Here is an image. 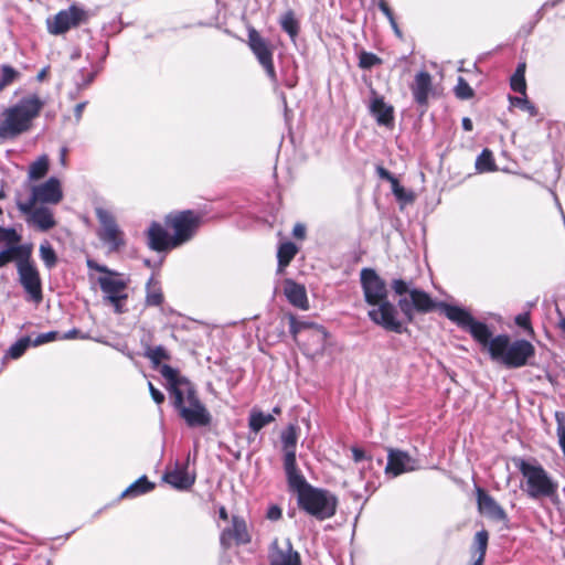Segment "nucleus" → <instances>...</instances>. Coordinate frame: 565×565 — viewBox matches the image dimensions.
Listing matches in <instances>:
<instances>
[{"label":"nucleus","mask_w":565,"mask_h":565,"mask_svg":"<svg viewBox=\"0 0 565 565\" xmlns=\"http://www.w3.org/2000/svg\"><path fill=\"white\" fill-rule=\"evenodd\" d=\"M44 106L45 100L38 94H29L7 107L0 116V140H12L31 130Z\"/></svg>","instance_id":"obj_2"},{"label":"nucleus","mask_w":565,"mask_h":565,"mask_svg":"<svg viewBox=\"0 0 565 565\" xmlns=\"http://www.w3.org/2000/svg\"><path fill=\"white\" fill-rule=\"evenodd\" d=\"M518 468L525 479V492L530 498H552L556 494L557 482L548 476L542 466L521 460Z\"/></svg>","instance_id":"obj_6"},{"label":"nucleus","mask_w":565,"mask_h":565,"mask_svg":"<svg viewBox=\"0 0 565 565\" xmlns=\"http://www.w3.org/2000/svg\"><path fill=\"white\" fill-rule=\"evenodd\" d=\"M200 223V214L191 210L171 213L166 217V225L173 232V243H177L178 247L194 236Z\"/></svg>","instance_id":"obj_8"},{"label":"nucleus","mask_w":565,"mask_h":565,"mask_svg":"<svg viewBox=\"0 0 565 565\" xmlns=\"http://www.w3.org/2000/svg\"><path fill=\"white\" fill-rule=\"evenodd\" d=\"M96 217L99 222L97 236L100 242L107 246L108 252H117L126 246V237L124 231L117 224L115 216L103 207H97Z\"/></svg>","instance_id":"obj_7"},{"label":"nucleus","mask_w":565,"mask_h":565,"mask_svg":"<svg viewBox=\"0 0 565 565\" xmlns=\"http://www.w3.org/2000/svg\"><path fill=\"white\" fill-rule=\"evenodd\" d=\"M162 301L163 295L161 292V289L156 285H152V281L150 280L147 285L146 303L148 306H160Z\"/></svg>","instance_id":"obj_39"},{"label":"nucleus","mask_w":565,"mask_h":565,"mask_svg":"<svg viewBox=\"0 0 565 565\" xmlns=\"http://www.w3.org/2000/svg\"><path fill=\"white\" fill-rule=\"evenodd\" d=\"M46 75H47V68H46V67H44V68H42V70L39 72V74L36 75V79H38L39 82H42V81L46 77Z\"/></svg>","instance_id":"obj_64"},{"label":"nucleus","mask_w":565,"mask_h":565,"mask_svg":"<svg viewBox=\"0 0 565 565\" xmlns=\"http://www.w3.org/2000/svg\"><path fill=\"white\" fill-rule=\"evenodd\" d=\"M416 468V460L407 452L397 449L388 450L387 465L385 467L386 473H392L396 477L404 472L413 471Z\"/></svg>","instance_id":"obj_18"},{"label":"nucleus","mask_w":565,"mask_h":565,"mask_svg":"<svg viewBox=\"0 0 565 565\" xmlns=\"http://www.w3.org/2000/svg\"><path fill=\"white\" fill-rule=\"evenodd\" d=\"M149 358L158 363L159 361L167 359V353L163 348L158 347L150 352Z\"/></svg>","instance_id":"obj_48"},{"label":"nucleus","mask_w":565,"mask_h":565,"mask_svg":"<svg viewBox=\"0 0 565 565\" xmlns=\"http://www.w3.org/2000/svg\"><path fill=\"white\" fill-rule=\"evenodd\" d=\"M455 95L459 99H469L473 96V90L470 85L465 81L463 77H458L457 85L455 87Z\"/></svg>","instance_id":"obj_43"},{"label":"nucleus","mask_w":565,"mask_h":565,"mask_svg":"<svg viewBox=\"0 0 565 565\" xmlns=\"http://www.w3.org/2000/svg\"><path fill=\"white\" fill-rule=\"evenodd\" d=\"M376 171L380 178L385 179L390 182L396 179L390 171H387L383 167H377Z\"/></svg>","instance_id":"obj_53"},{"label":"nucleus","mask_w":565,"mask_h":565,"mask_svg":"<svg viewBox=\"0 0 565 565\" xmlns=\"http://www.w3.org/2000/svg\"><path fill=\"white\" fill-rule=\"evenodd\" d=\"M392 288L397 295L409 294L408 285L403 279H395L392 282Z\"/></svg>","instance_id":"obj_46"},{"label":"nucleus","mask_w":565,"mask_h":565,"mask_svg":"<svg viewBox=\"0 0 565 565\" xmlns=\"http://www.w3.org/2000/svg\"><path fill=\"white\" fill-rule=\"evenodd\" d=\"M172 405L180 417L190 427L209 426L212 416L205 405L200 401L194 385L183 382L177 387V392L170 396Z\"/></svg>","instance_id":"obj_4"},{"label":"nucleus","mask_w":565,"mask_h":565,"mask_svg":"<svg viewBox=\"0 0 565 565\" xmlns=\"http://www.w3.org/2000/svg\"><path fill=\"white\" fill-rule=\"evenodd\" d=\"M248 45L268 77L276 82L277 76L273 63V50L269 43L255 29H250L248 31Z\"/></svg>","instance_id":"obj_14"},{"label":"nucleus","mask_w":565,"mask_h":565,"mask_svg":"<svg viewBox=\"0 0 565 565\" xmlns=\"http://www.w3.org/2000/svg\"><path fill=\"white\" fill-rule=\"evenodd\" d=\"M555 419L557 423L556 433H557L558 444H559V447L565 456V414L562 412H556Z\"/></svg>","instance_id":"obj_42"},{"label":"nucleus","mask_w":565,"mask_h":565,"mask_svg":"<svg viewBox=\"0 0 565 565\" xmlns=\"http://www.w3.org/2000/svg\"><path fill=\"white\" fill-rule=\"evenodd\" d=\"M288 488L297 494L301 510L318 520L330 519L335 514L338 500L330 491L309 484L302 473L287 479Z\"/></svg>","instance_id":"obj_3"},{"label":"nucleus","mask_w":565,"mask_h":565,"mask_svg":"<svg viewBox=\"0 0 565 565\" xmlns=\"http://www.w3.org/2000/svg\"><path fill=\"white\" fill-rule=\"evenodd\" d=\"M270 565H300V557L292 550L289 540H285L281 544L275 540L269 551Z\"/></svg>","instance_id":"obj_16"},{"label":"nucleus","mask_w":565,"mask_h":565,"mask_svg":"<svg viewBox=\"0 0 565 565\" xmlns=\"http://www.w3.org/2000/svg\"><path fill=\"white\" fill-rule=\"evenodd\" d=\"M21 74L19 71L13 68L10 65H2L1 66V78H0V90H2L4 87L11 85L15 81L20 78Z\"/></svg>","instance_id":"obj_37"},{"label":"nucleus","mask_w":565,"mask_h":565,"mask_svg":"<svg viewBox=\"0 0 565 565\" xmlns=\"http://www.w3.org/2000/svg\"><path fill=\"white\" fill-rule=\"evenodd\" d=\"M235 541L237 544H245L249 542V535L247 532V526L244 519L234 515L232 518V526L224 529L220 536L221 545L224 548H228L232 544V541Z\"/></svg>","instance_id":"obj_19"},{"label":"nucleus","mask_w":565,"mask_h":565,"mask_svg":"<svg viewBox=\"0 0 565 565\" xmlns=\"http://www.w3.org/2000/svg\"><path fill=\"white\" fill-rule=\"evenodd\" d=\"M161 375L168 381V391L170 396L177 392L179 384L189 382L186 379L181 377L177 370L170 365H162L160 369Z\"/></svg>","instance_id":"obj_31"},{"label":"nucleus","mask_w":565,"mask_h":565,"mask_svg":"<svg viewBox=\"0 0 565 565\" xmlns=\"http://www.w3.org/2000/svg\"><path fill=\"white\" fill-rule=\"evenodd\" d=\"M382 60L371 52H361L359 55V66L364 70H370L373 66L380 65Z\"/></svg>","instance_id":"obj_40"},{"label":"nucleus","mask_w":565,"mask_h":565,"mask_svg":"<svg viewBox=\"0 0 565 565\" xmlns=\"http://www.w3.org/2000/svg\"><path fill=\"white\" fill-rule=\"evenodd\" d=\"M525 74V63H521L518 65L515 72L513 75H516V76H524Z\"/></svg>","instance_id":"obj_62"},{"label":"nucleus","mask_w":565,"mask_h":565,"mask_svg":"<svg viewBox=\"0 0 565 565\" xmlns=\"http://www.w3.org/2000/svg\"><path fill=\"white\" fill-rule=\"evenodd\" d=\"M379 8L384 13V15L387 18L388 21H393V19H394L393 12L390 9V7L385 0H379Z\"/></svg>","instance_id":"obj_52"},{"label":"nucleus","mask_w":565,"mask_h":565,"mask_svg":"<svg viewBox=\"0 0 565 565\" xmlns=\"http://www.w3.org/2000/svg\"><path fill=\"white\" fill-rule=\"evenodd\" d=\"M489 534L486 530L479 531L475 535V550L472 555L475 561L471 565H483L488 547Z\"/></svg>","instance_id":"obj_28"},{"label":"nucleus","mask_w":565,"mask_h":565,"mask_svg":"<svg viewBox=\"0 0 565 565\" xmlns=\"http://www.w3.org/2000/svg\"><path fill=\"white\" fill-rule=\"evenodd\" d=\"M476 169L480 173L492 172L497 170L493 154L489 149H483L482 152L477 157Z\"/></svg>","instance_id":"obj_35"},{"label":"nucleus","mask_w":565,"mask_h":565,"mask_svg":"<svg viewBox=\"0 0 565 565\" xmlns=\"http://www.w3.org/2000/svg\"><path fill=\"white\" fill-rule=\"evenodd\" d=\"M280 26L292 40L296 39L299 32V22L296 19L294 11L288 10L281 15Z\"/></svg>","instance_id":"obj_34"},{"label":"nucleus","mask_w":565,"mask_h":565,"mask_svg":"<svg viewBox=\"0 0 565 565\" xmlns=\"http://www.w3.org/2000/svg\"><path fill=\"white\" fill-rule=\"evenodd\" d=\"M307 328L309 329V328H311V326H310V324H308V323H296V322H294V323L291 324V332H292L294 334H297V333H298V332H300L302 329H307Z\"/></svg>","instance_id":"obj_59"},{"label":"nucleus","mask_w":565,"mask_h":565,"mask_svg":"<svg viewBox=\"0 0 565 565\" xmlns=\"http://www.w3.org/2000/svg\"><path fill=\"white\" fill-rule=\"evenodd\" d=\"M477 501L480 513L495 521H504L507 519L504 510L481 488H477Z\"/></svg>","instance_id":"obj_20"},{"label":"nucleus","mask_w":565,"mask_h":565,"mask_svg":"<svg viewBox=\"0 0 565 565\" xmlns=\"http://www.w3.org/2000/svg\"><path fill=\"white\" fill-rule=\"evenodd\" d=\"M56 339H58V333L56 331H50L39 334L36 338H34V340L31 341V344L33 347H39L55 341Z\"/></svg>","instance_id":"obj_44"},{"label":"nucleus","mask_w":565,"mask_h":565,"mask_svg":"<svg viewBox=\"0 0 565 565\" xmlns=\"http://www.w3.org/2000/svg\"><path fill=\"white\" fill-rule=\"evenodd\" d=\"M85 19V10L73 4L68 9L60 11L52 19H47V30L54 35L63 34L70 29L79 25Z\"/></svg>","instance_id":"obj_12"},{"label":"nucleus","mask_w":565,"mask_h":565,"mask_svg":"<svg viewBox=\"0 0 565 565\" xmlns=\"http://www.w3.org/2000/svg\"><path fill=\"white\" fill-rule=\"evenodd\" d=\"M440 308L450 321L465 330L473 322L475 318L465 308L447 303H441Z\"/></svg>","instance_id":"obj_26"},{"label":"nucleus","mask_w":565,"mask_h":565,"mask_svg":"<svg viewBox=\"0 0 565 565\" xmlns=\"http://www.w3.org/2000/svg\"><path fill=\"white\" fill-rule=\"evenodd\" d=\"M63 199L61 182L57 178L52 177L45 182L36 184L31 189V196L28 202L19 203L18 207L21 212L31 211L38 203L57 204Z\"/></svg>","instance_id":"obj_9"},{"label":"nucleus","mask_w":565,"mask_h":565,"mask_svg":"<svg viewBox=\"0 0 565 565\" xmlns=\"http://www.w3.org/2000/svg\"><path fill=\"white\" fill-rule=\"evenodd\" d=\"M154 484L151 483L147 477H140L134 483H131L124 492L122 497H137L151 491Z\"/></svg>","instance_id":"obj_33"},{"label":"nucleus","mask_w":565,"mask_h":565,"mask_svg":"<svg viewBox=\"0 0 565 565\" xmlns=\"http://www.w3.org/2000/svg\"><path fill=\"white\" fill-rule=\"evenodd\" d=\"M535 353L534 347L526 340L511 342L505 334L494 337L490 343V356L509 369L525 365Z\"/></svg>","instance_id":"obj_5"},{"label":"nucleus","mask_w":565,"mask_h":565,"mask_svg":"<svg viewBox=\"0 0 565 565\" xmlns=\"http://www.w3.org/2000/svg\"><path fill=\"white\" fill-rule=\"evenodd\" d=\"M351 451L355 462H359L365 458L364 451L358 447H352Z\"/></svg>","instance_id":"obj_55"},{"label":"nucleus","mask_w":565,"mask_h":565,"mask_svg":"<svg viewBox=\"0 0 565 565\" xmlns=\"http://www.w3.org/2000/svg\"><path fill=\"white\" fill-rule=\"evenodd\" d=\"M271 414H265L260 411L253 409L249 415L248 426L254 433H258L262 428L274 422Z\"/></svg>","instance_id":"obj_32"},{"label":"nucleus","mask_w":565,"mask_h":565,"mask_svg":"<svg viewBox=\"0 0 565 565\" xmlns=\"http://www.w3.org/2000/svg\"><path fill=\"white\" fill-rule=\"evenodd\" d=\"M414 99L419 105H426L433 89L431 76L428 72L422 71L416 74L411 86Z\"/></svg>","instance_id":"obj_21"},{"label":"nucleus","mask_w":565,"mask_h":565,"mask_svg":"<svg viewBox=\"0 0 565 565\" xmlns=\"http://www.w3.org/2000/svg\"><path fill=\"white\" fill-rule=\"evenodd\" d=\"M163 480L178 490H186L194 483L195 476L190 473L186 467L177 465L164 473Z\"/></svg>","instance_id":"obj_22"},{"label":"nucleus","mask_w":565,"mask_h":565,"mask_svg":"<svg viewBox=\"0 0 565 565\" xmlns=\"http://www.w3.org/2000/svg\"><path fill=\"white\" fill-rule=\"evenodd\" d=\"M19 281L29 296V299L35 303L42 301V284L36 267L29 258L20 259L17 264Z\"/></svg>","instance_id":"obj_11"},{"label":"nucleus","mask_w":565,"mask_h":565,"mask_svg":"<svg viewBox=\"0 0 565 565\" xmlns=\"http://www.w3.org/2000/svg\"><path fill=\"white\" fill-rule=\"evenodd\" d=\"M284 292L291 305L302 310L308 309L307 292L302 285L287 279L285 281Z\"/></svg>","instance_id":"obj_25"},{"label":"nucleus","mask_w":565,"mask_h":565,"mask_svg":"<svg viewBox=\"0 0 565 565\" xmlns=\"http://www.w3.org/2000/svg\"><path fill=\"white\" fill-rule=\"evenodd\" d=\"M281 450L284 454V469L286 473V478H292L301 473V471L297 468L296 460V448L298 441V427L296 425H289L286 429L281 431Z\"/></svg>","instance_id":"obj_13"},{"label":"nucleus","mask_w":565,"mask_h":565,"mask_svg":"<svg viewBox=\"0 0 565 565\" xmlns=\"http://www.w3.org/2000/svg\"><path fill=\"white\" fill-rule=\"evenodd\" d=\"M392 184V191L394 193V195L398 199V200H404L405 196H406V193H405V190L403 186L399 185L397 179L393 180L391 182Z\"/></svg>","instance_id":"obj_50"},{"label":"nucleus","mask_w":565,"mask_h":565,"mask_svg":"<svg viewBox=\"0 0 565 565\" xmlns=\"http://www.w3.org/2000/svg\"><path fill=\"white\" fill-rule=\"evenodd\" d=\"M127 298H118L117 300H108L115 308V311L117 313H121L124 311V308H122V302L126 300Z\"/></svg>","instance_id":"obj_57"},{"label":"nucleus","mask_w":565,"mask_h":565,"mask_svg":"<svg viewBox=\"0 0 565 565\" xmlns=\"http://www.w3.org/2000/svg\"><path fill=\"white\" fill-rule=\"evenodd\" d=\"M85 106H86V103H79L75 106L74 116H75L76 122H79V120L82 119V115H83Z\"/></svg>","instance_id":"obj_56"},{"label":"nucleus","mask_w":565,"mask_h":565,"mask_svg":"<svg viewBox=\"0 0 565 565\" xmlns=\"http://www.w3.org/2000/svg\"><path fill=\"white\" fill-rule=\"evenodd\" d=\"M89 269L104 273L105 276L98 278L102 291L105 294L106 300H117L118 298H127V280L118 273L108 269L104 265H99L93 259H87Z\"/></svg>","instance_id":"obj_10"},{"label":"nucleus","mask_w":565,"mask_h":565,"mask_svg":"<svg viewBox=\"0 0 565 565\" xmlns=\"http://www.w3.org/2000/svg\"><path fill=\"white\" fill-rule=\"evenodd\" d=\"M267 519L277 521L281 518V509L278 505H271L267 510Z\"/></svg>","instance_id":"obj_51"},{"label":"nucleus","mask_w":565,"mask_h":565,"mask_svg":"<svg viewBox=\"0 0 565 565\" xmlns=\"http://www.w3.org/2000/svg\"><path fill=\"white\" fill-rule=\"evenodd\" d=\"M79 334V331L77 329H72L70 331H67L66 333H64L61 339H64V340H71V339H75L77 338Z\"/></svg>","instance_id":"obj_60"},{"label":"nucleus","mask_w":565,"mask_h":565,"mask_svg":"<svg viewBox=\"0 0 565 565\" xmlns=\"http://www.w3.org/2000/svg\"><path fill=\"white\" fill-rule=\"evenodd\" d=\"M515 322H516V324H519L522 328H527L529 327V317H527V315H519L515 318Z\"/></svg>","instance_id":"obj_58"},{"label":"nucleus","mask_w":565,"mask_h":565,"mask_svg":"<svg viewBox=\"0 0 565 565\" xmlns=\"http://www.w3.org/2000/svg\"><path fill=\"white\" fill-rule=\"evenodd\" d=\"M510 103L512 106L527 111L531 116H536L537 114L536 107L526 98L525 95H523V97H510Z\"/></svg>","instance_id":"obj_41"},{"label":"nucleus","mask_w":565,"mask_h":565,"mask_svg":"<svg viewBox=\"0 0 565 565\" xmlns=\"http://www.w3.org/2000/svg\"><path fill=\"white\" fill-rule=\"evenodd\" d=\"M39 254L46 268L52 269L56 266L57 256L49 242H44L40 245Z\"/></svg>","instance_id":"obj_36"},{"label":"nucleus","mask_w":565,"mask_h":565,"mask_svg":"<svg viewBox=\"0 0 565 565\" xmlns=\"http://www.w3.org/2000/svg\"><path fill=\"white\" fill-rule=\"evenodd\" d=\"M14 249H6L0 252V267L6 266L8 263H10L14 258Z\"/></svg>","instance_id":"obj_47"},{"label":"nucleus","mask_w":565,"mask_h":565,"mask_svg":"<svg viewBox=\"0 0 565 565\" xmlns=\"http://www.w3.org/2000/svg\"><path fill=\"white\" fill-rule=\"evenodd\" d=\"M315 333L321 342L324 341L326 332H324L323 328H315Z\"/></svg>","instance_id":"obj_63"},{"label":"nucleus","mask_w":565,"mask_h":565,"mask_svg":"<svg viewBox=\"0 0 565 565\" xmlns=\"http://www.w3.org/2000/svg\"><path fill=\"white\" fill-rule=\"evenodd\" d=\"M360 279L364 299L372 307L367 312L369 318L387 331L402 333L403 323L398 319L396 307L387 300L385 281L371 268H363Z\"/></svg>","instance_id":"obj_1"},{"label":"nucleus","mask_w":565,"mask_h":565,"mask_svg":"<svg viewBox=\"0 0 565 565\" xmlns=\"http://www.w3.org/2000/svg\"><path fill=\"white\" fill-rule=\"evenodd\" d=\"M50 161L46 154L40 156L29 167L28 177L30 180H40L44 178L49 171Z\"/></svg>","instance_id":"obj_30"},{"label":"nucleus","mask_w":565,"mask_h":565,"mask_svg":"<svg viewBox=\"0 0 565 565\" xmlns=\"http://www.w3.org/2000/svg\"><path fill=\"white\" fill-rule=\"evenodd\" d=\"M148 386H149V391H150L152 399L157 404H162L164 402V395L159 390H157L151 382L148 383Z\"/></svg>","instance_id":"obj_49"},{"label":"nucleus","mask_w":565,"mask_h":565,"mask_svg":"<svg viewBox=\"0 0 565 565\" xmlns=\"http://www.w3.org/2000/svg\"><path fill=\"white\" fill-rule=\"evenodd\" d=\"M436 305L427 292L416 288L409 290L408 297L398 300V307L408 321L413 320L414 311L426 313L431 311Z\"/></svg>","instance_id":"obj_15"},{"label":"nucleus","mask_w":565,"mask_h":565,"mask_svg":"<svg viewBox=\"0 0 565 565\" xmlns=\"http://www.w3.org/2000/svg\"><path fill=\"white\" fill-rule=\"evenodd\" d=\"M23 213L28 215V222L36 226L42 232L53 228L56 224L53 212L49 207L33 206L31 211Z\"/></svg>","instance_id":"obj_23"},{"label":"nucleus","mask_w":565,"mask_h":565,"mask_svg":"<svg viewBox=\"0 0 565 565\" xmlns=\"http://www.w3.org/2000/svg\"><path fill=\"white\" fill-rule=\"evenodd\" d=\"M297 252V246L291 242L282 243L279 246L277 253L279 273H281L285 267L289 265Z\"/></svg>","instance_id":"obj_29"},{"label":"nucleus","mask_w":565,"mask_h":565,"mask_svg":"<svg viewBox=\"0 0 565 565\" xmlns=\"http://www.w3.org/2000/svg\"><path fill=\"white\" fill-rule=\"evenodd\" d=\"M148 245L152 250L163 252L177 248L173 235H169L167 230L159 223L153 222L147 231Z\"/></svg>","instance_id":"obj_17"},{"label":"nucleus","mask_w":565,"mask_h":565,"mask_svg":"<svg viewBox=\"0 0 565 565\" xmlns=\"http://www.w3.org/2000/svg\"><path fill=\"white\" fill-rule=\"evenodd\" d=\"M510 84H511V88L514 92L525 95V92H526L525 76L512 75Z\"/></svg>","instance_id":"obj_45"},{"label":"nucleus","mask_w":565,"mask_h":565,"mask_svg":"<svg viewBox=\"0 0 565 565\" xmlns=\"http://www.w3.org/2000/svg\"><path fill=\"white\" fill-rule=\"evenodd\" d=\"M467 331L477 340L480 344L488 349L490 353V343L493 338H491V331L483 322H479L473 319V322L467 328Z\"/></svg>","instance_id":"obj_27"},{"label":"nucleus","mask_w":565,"mask_h":565,"mask_svg":"<svg viewBox=\"0 0 565 565\" xmlns=\"http://www.w3.org/2000/svg\"><path fill=\"white\" fill-rule=\"evenodd\" d=\"M292 234L297 238H303L306 234V227L302 224H296L294 226Z\"/></svg>","instance_id":"obj_54"},{"label":"nucleus","mask_w":565,"mask_h":565,"mask_svg":"<svg viewBox=\"0 0 565 565\" xmlns=\"http://www.w3.org/2000/svg\"><path fill=\"white\" fill-rule=\"evenodd\" d=\"M371 114L375 117L376 122L381 126L390 127L393 125V107L387 105L383 97L374 95L370 104Z\"/></svg>","instance_id":"obj_24"},{"label":"nucleus","mask_w":565,"mask_h":565,"mask_svg":"<svg viewBox=\"0 0 565 565\" xmlns=\"http://www.w3.org/2000/svg\"><path fill=\"white\" fill-rule=\"evenodd\" d=\"M31 345V339L28 337L21 338L13 343L7 351L6 356L10 359H19L24 354L26 349Z\"/></svg>","instance_id":"obj_38"},{"label":"nucleus","mask_w":565,"mask_h":565,"mask_svg":"<svg viewBox=\"0 0 565 565\" xmlns=\"http://www.w3.org/2000/svg\"><path fill=\"white\" fill-rule=\"evenodd\" d=\"M462 128L466 130V131H471L472 130V121L470 118L468 117H465L462 119Z\"/></svg>","instance_id":"obj_61"}]
</instances>
